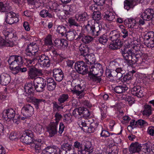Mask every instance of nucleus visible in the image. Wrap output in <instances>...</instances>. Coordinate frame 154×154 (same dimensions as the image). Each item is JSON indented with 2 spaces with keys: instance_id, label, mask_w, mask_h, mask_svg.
Instances as JSON below:
<instances>
[{
  "instance_id": "38",
  "label": "nucleus",
  "mask_w": 154,
  "mask_h": 154,
  "mask_svg": "<svg viewBox=\"0 0 154 154\" xmlns=\"http://www.w3.org/2000/svg\"><path fill=\"white\" fill-rule=\"evenodd\" d=\"M11 8L10 6L7 4H5L2 2H0V11L6 12L10 11Z\"/></svg>"
},
{
  "instance_id": "45",
  "label": "nucleus",
  "mask_w": 154,
  "mask_h": 154,
  "mask_svg": "<svg viewBox=\"0 0 154 154\" xmlns=\"http://www.w3.org/2000/svg\"><path fill=\"white\" fill-rule=\"evenodd\" d=\"M66 27L62 25H60L57 26V32L60 34L62 35H63L64 34L66 33Z\"/></svg>"
},
{
  "instance_id": "64",
  "label": "nucleus",
  "mask_w": 154,
  "mask_h": 154,
  "mask_svg": "<svg viewBox=\"0 0 154 154\" xmlns=\"http://www.w3.org/2000/svg\"><path fill=\"white\" fill-rule=\"evenodd\" d=\"M73 146L74 148L78 149H82V144L80 142L76 141L74 142Z\"/></svg>"
},
{
  "instance_id": "29",
  "label": "nucleus",
  "mask_w": 154,
  "mask_h": 154,
  "mask_svg": "<svg viewBox=\"0 0 154 154\" xmlns=\"http://www.w3.org/2000/svg\"><path fill=\"white\" fill-rule=\"evenodd\" d=\"M128 87L125 85L123 84L116 86L114 88V91L117 93L121 94L128 90Z\"/></svg>"
},
{
  "instance_id": "59",
  "label": "nucleus",
  "mask_w": 154,
  "mask_h": 154,
  "mask_svg": "<svg viewBox=\"0 0 154 154\" xmlns=\"http://www.w3.org/2000/svg\"><path fill=\"white\" fill-rule=\"evenodd\" d=\"M55 149L51 146H48L46 148H45L43 149L42 153H45L46 154H51L52 152H54Z\"/></svg>"
},
{
  "instance_id": "32",
  "label": "nucleus",
  "mask_w": 154,
  "mask_h": 154,
  "mask_svg": "<svg viewBox=\"0 0 154 154\" xmlns=\"http://www.w3.org/2000/svg\"><path fill=\"white\" fill-rule=\"evenodd\" d=\"M109 36L110 39L112 41H114L115 40L118 39L120 35L117 30H115L111 31L110 32Z\"/></svg>"
},
{
  "instance_id": "22",
  "label": "nucleus",
  "mask_w": 154,
  "mask_h": 154,
  "mask_svg": "<svg viewBox=\"0 0 154 154\" xmlns=\"http://www.w3.org/2000/svg\"><path fill=\"white\" fill-rule=\"evenodd\" d=\"M83 59L85 63L90 65L94 64L96 62L95 55L92 54H87L83 57Z\"/></svg>"
},
{
  "instance_id": "1",
  "label": "nucleus",
  "mask_w": 154,
  "mask_h": 154,
  "mask_svg": "<svg viewBox=\"0 0 154 154\" xmlns=\"http://www.w3.org/2000/svg\"><path fill=\"white\" fill-rule=\"evenodd\" d=\"M2 116L6 121H9L12 120L13 122L17 124L19 122V116L16 114L14 110L13 109L9 108L4 110Z\"/></svg>"
},
{
  "instance_id": "19",
  "label": "nucleus",
  "mask_w": 154,
  "mask_h": 154,
  "mask_svg": "<svg viewBox=\"0 0 154 154\" xmlns=\"http://www.w3.org/2000/svg\"><path fill=\"white\" fill-rule=\"evenodd\" d=\"M142 55V53L140 51H137L135 54L133 52L131 56V58L129 60V65H131L134 64L141 58Z\"/></svg>"
},
{
  "instance_id": "58",
  "label": "nucleus",
  "mask_w": 154,
  "mask_h": 154,
  "mask_svg": "<svg viewBox=\"0 0 154 154\" xmlns=\"http://www.w3.org/2000/svg\"><path fill=\"white\" fill-rule=\"evenodd\" d=\"M63 10L65 14L66 15L71 14L72 11V8L70 6L68 5H66L64 6Z\"/></svg>"
},
{
  "instance_id": "41",
  "label": "nucleus",
  "mask_w": 154,
  "mask_h": 154,
  "mask_svg": "<svg viewBox=\"0 0 154 154\" xmlns=\"http://www.w3.org/2000/svg\"><path fill=\"white\" fill-rule=\"evenodd\" d=\"M122 131H121L120 133H118L117 134L114 133V134L110 137L111 140H112L113 138H114V141L116 143L118 144L122 142V140L118 136V135L120 134Z\"/></svg>"
},
{
  "instance_id": "50",
  "label": "nucleus",
  "mask_w": 154,
  "mask_h": 154,
  "mask_svg": "<svg viewBox=\"0 0 154 154\" xmlns=\"http://www.w3.org/2000/svg\"><path fill=\"white\" fill-rule=\"evenodd\" d=\"M32 103L35 106L36 109L38 108V106L41 103L45 101V100L43 99H38L35 97L32 98Z\"/></svg>"
},
{
  "instance_id": "9",
  "label": "nucleus",
  "mask_w": 154,
  "mask_h": 154,
  "mask_svg": "<svg viewBox=\"0 0 154 154\" xmlns=\"http://www.w3.org/2000/svg\"><path fill=\"white\" fill-rule=\"evenodd\" d=\"M38 63L40 66L43 67H48L51 64V61L49 57L46 55L42 54L37 57Z\"/></svg>"
},
{
  "instance_id": "44",
  "label": "nucleus",
  "mask_w": 154,
  "mask_h": 154,
  "mask_svg": "<svg viewBox=\"0 0 154 154\" xmlns=\"http://www.w3.org/2000/svg\"><path fill=\"white\" fill-rule=\"evenodd\" d=\"M82 107L75 108L73 110L72 114L75 117L79 118L80 116L82 115Z\"/></svg>"
},
{
  "instance_id": "28",
  "label": "nucleus",
  "mask_w": 154,
  "mask_h": 154,
  "mask_svg": "<svg viewBox=\"0 0 154 154\" xmlns=\"http://www.w3.org/2000/svg\"><path fill=\"white\" fill-rule=\"evenodd\" d=\"M69 97L68 94L66 93L60 95L58 98V102L60 104L64 103L69 101Z\"/></svg>"
},
{
  "instance_id": "27",
  "label": "nucleus",
  "mask_w": 154,
  "mask_h": 154,
  "mask_svg": "<svg viewBox=\"0 0 154 154\" xmlns=\"http://www.w3.org/2000/svg\"><path fill=\"white\" fill-rule=\"evenodd\" d=\"M136 47H134L133 49H134ZM134 50H129L128 51H122V55L124 58L125 60H126V62L129 65V60H130L131 58V55L133 52H134Z\"/></svg>"
},
{
  "instance_id": "57",
  "label": "nucleus",
  "mask_w": 154,
  "mask_h": 154,
  "mask_svg": "<svg viewBox=\"0 0 154 154\" xmlns=\"http://www.w3.org/2000/svg\"><path fill=\"white\" fill-rule=\"evenodd\" d=\"M54 117H55V122H51L58 125L59 122L61 119L62 116L60 113L58 112H56L54 115Z\"/></svg>"
},
{
  "instance_id": "24",
  "label": "nucleus",
  "mask_w": 154,
  "mask_h": 154,
  "mask_svg": "<svg viewBox=\"0 0 154 154\" xmlns=\"http://www.w3.org/2000/svg\"><path fill=\"white\" fill-rule=\"evenodd\" d=\"M11 81V77L8 74L3 73L0 75V84L2 85H7Z\"/></svg>"
},
{
  "instance_id": "49",
  "label": "nucleus",
  "mask_w": 154,
  "mask_h": 154,
  "mask_svg": "<svg viewBox=\"0 0 154 154\" xmlns=\"http://www.w3.org/2000/svg\"><path fill=\"white\" fill-rule=\"evenodd\" d=\"M28 2L29 4L34 5L36 8H39L42 5L40 0H28Z\"/></svg>"
},
{
  "instance_id": "39",
  "label": "nucleus",
  "mask_w": 154,
  "mask_h": 154,
  "mask_svg": "<svg viewBox=\"0 0 154 154\" xmlns=\"http://www.w3.org/2000/svg\"><path fill=\"white\" fill-rule=\"evenodd\" d=\"M76 35L75 30L70 31L66 33V37L67 39L69 41L73 40Z\"/></svg>"
},
{
  "instance_id": "3",
  "label": "nucleus",
  "mask_w": 154,
  "mask_h": 154,
  "mask_svg": "<svg viewBox=\"0 0 154 154\" xmlns=\"http://www.w3.org/2000/svg\"><path fill=\"white\" fill-rule=\"evenodd\" d=\"M31 145L32 148L37 152H40L46 147L45 142L43 138L34 139Z\"/></svg>"
},
{
  "instance_id": "14",
  "label": "nucleus",
  "mask_w": 154,
  "mask_h": 154,
  "mask_svg": "<svg viewBox=\"0 0 154 154\" xmlns=\"http://www.w3.org/2000/svg\"><path fill=\"white\" fill-rule=\"evenodd\" d=\"M97 66L98 68H97L94 66V64L90 65V66H89L90 70L88 75L90 74L91 75H97L99 74V72H100V76L102 75L103 71H102V66L100 64H98Z\"/></svg>"
},
{
  "instance_id": "17",
  "label": "nucleus",
  "mask_w": 154,
  "mask_h": 154,
  "mask_svg": "<svg viewBox=\"0 0 154 154\" xmlns=\"http://www.w3.org/2000/svg\"><path fill=\"white\" fill-rule=\"evenodd\" d=\"M57 126L58 125L51 122L50 125L47 127V131L49 134V136L50 137H53L57 134L58 132Z\"/></svg>"
},
{
  "instance_id": "8",
  "label": "nucleus",
  "mask_w": 154,
  "mask_h": 154,
  "mask_svg": "<svg viewBox=\"0 0 154 154\" xmlns=\"http://www.w3.org/2000/svg\"><path fill=\"white\" fill-rule=\"evenodd\" d=\"M28 77L31 79H34L35 81L38 77L37 76H41L43 75V71L36 68L32 67L29 68L28 71Z\"/></svg>"
},
{
  "instance_id": "54",
  "label": "nucleus",
  "mask_w": 154,
  "mask_h": 154,
  "mask_svg": "<svg viewBox=\"0 0 154 154\" xmlns=\"http://www.w3.org/2000/svg\"><path fill=\"white\" fill-rule=\"evenodd\" d=\"M136 23V20L133 18L129 19L128 21L127 26L129 28H132L135 26Z\"/></svg>"
},
{
  "instance_id": "5",
  "label": "nucleus",
  "mask_w": 154,
  "mask_h": 154,
  "mask_svg": "<svg viewBox=\"0 0 154 154\" xmlns=\"http://www.w3.org/2000/svg\"><path fill=\"white\" fill-rule=\"evenodd\" d=\"M144 44L148 48H152L154 47V34L152 32H149L144 36Z\"/></svg>"
},
{
  "instance_id": "11",
  "label": "nucleus",
  "mask_w": 154,
  "mask_h": 154,
  "mask_svg": "<svg viewBox=\"0 0 154 154\" xmlns=\"http://www.w3.org/2000/svg\"><path fill=\"white\" fill-rule=\"evenodd\" d=\"M18 16L12 11L7 13L5 14V21L7 23L10 24L16 23L19 20Z\"/></svg>"
},
{
  "instance_id": "48",
  "label": "nucleus",
  "mask_w": 154,
  "mask_h": 154,
  "mask_svg": "<svg viewBox=\"0 0 154 154\" xmlns=\"http://www.w3.org/2000/svg\"><path fill=\"white\" fill-rule=\"evenodd\" d=\"M44 43L46 45H51L53 44L52 36L50 35H48L44 39Z\"/></svg>"
},
{
  "instance_id": "10",
  "label": "nucleus",
  "mask_w": 154,
  "mask_h": 154,
  "mask_svg": "<svg viewBox=\"0 0 154 154\" xmlns=\"http://www.w3.org/2000/svg\"><path fill=\"white\" fill-rule=\"evenodd\" d=\"M34 82L36 83L35 85V90L38 92H42L45 90L46 85V80L42 77H38Z\"/></svg>"
},
{
  "instance_id": "35",
  "label": "nucleus",
  "mask_w": 154,
  "mask_h": 154,
  "mask_svg": "<svg viewBox=\"0 0 154 154\" xmlns=\"http://www.w3.org/2000/svg\"><path fill=\"white\" fill-rule=\"evenodd\" d=\"M114 134L113 133H109L108 131H106L102 128L101 132L100 133V136L103 137H109V138L107 139V141L108 143H109V139H110V136H112Z\"/></svg>"
},
{
  "instance_id": "43",
  "label": "nucleus",
  "mask_w": 154,
  "mask_h": 154,
  "mask_svg": "<svg viewBox=\"0 0 154 154\" xmlns=\"http://www.w3.org/2000/svg\"><path fill=\"white\" fill-rule=\"evenodd\" d=\"M92 17L93 20H92V22L94 21H99L102 18L100 13L98 11L94 12Z\"/></svg>"
},
{
  "instance_id": "23",
  "label": "nucleus",
  "mask_w": 154,
  "mask_h": 154,
  "mask_svg": "<svg viewBox=\"0 0 154 154\" xmlns=\"http://www.w3.org/2000/svg\"><path fill=\"white\" fill-rule=\"evenodd\" d=\"M131 92L132 94L138 97H141L143 96V91L140 86L134 87L131 89Z\"/></svg>"
},
{
  "instance_id": "55",
  "label": "nucleus",
  "mask_w": 154,
  "mask_h": 154,
  "mask_svg": "<svg viewBox=\"0 0 154 154\" xmlns=\"http://www.w3.org/2000/svg\"><path fill=\"white\" fill-rule=\"evenodd\" d=\"M108 40V38L107 36L104 34L101 35L99 39V42L104 45H106Z\"/></svg>"
},
{
  "instance_id": "53",
  "label": "nucleus",
  "mask_w": 154,
  "mask_h": 154,
  "mask_svg": "<svg viewBox=\"0 0 154 154\" xmlns=\"http://www.w3.org/2000/svg\"><path fill=\"white\" fill-rule=\"evenodd\" d=\"M53 109L54 110L59 111L63 108V106L62 104H60L56 102L53 103Z\"/></svg>"
},
{
  "instance_id": "40",
  "label": "nucleus",
  "mask_w": 154,
  "mask_h": 154,
  "mask_svg": "<svg viewBox=\"0 0 154 154\" xmlns=\"http://www.w3.org/2000/svg\"><path fill=\"white\" fill-rule=\"evenodd\" d=\"M115 42H113L112 44L110 45V48L113 50L119 48L121 46V42L118 39L115 40Z\"/></svg>"
},
{
  "instance_id": "47",
  "label": "nucleus",
  "mask_w": 154,
  "mask_h": 154,
  "mask_svg": "<svg viewBox=\"0 0 154 154\" xmlns=\"http://www.w3.org/2000/svg\"><path fill=\"white\" fill-rule=\"evenodd\" d=\"M39 14L40 16L43 18L47 17L49 18L52 17V15L48 12V10H43L41 11Z\"/></svg>"
},
{
  "instance_id": "30",
  "label": "nucleus",
  "mask_w": 154,
  "mask_h": 154,
  "mask_svg": "<svg viewBox=\"0 0 154 154\" xmlns=\"http://www.w3.org/2000/svg\"><path fill=\"white\" fill-rule=\"evenodd\" d=\"M79 50L82 55L85 56L88 52V46L85 44H81L79 47Z\"/></svg>"
},
{
  "instance_id": "60",
  "label": "nucleus",
  "mask_w": 154,
  "mask_h": 154,
  "mask_svg": "<svg viewBox=\"0 0 154 154\" xmlns=\"http://www.w3.org/2000/svg\"><path fill=\"white\" fill-rule=\"evenodd\" d=\"M68 45L67 42L64 39H61V42L59 48L64 50L67 48Z\"/></svg>"
},
{
  "instance_id": "34",
  "label": "nucleus",
  "mask_w": 154,
  "mask_h": 154,
  "mask_svg": "<svg viewBox=\"0 0 154 154\" xmlns=\"http://www.w3.org/2000/svg\"><path fill=\"white\" fill-rule=\"evenodd\" d=\"M92 20H89L88 24L85 26V29L87 32L89 34L92 35L93 32V28L94 25L91 24Z\"/></svg>"
},
{
  "instance_id": "25",
  "label": "nucleus",
  "mask_w": 154,
  "mask_h": 154,
  "mask_svg": "<svg viewBox=\"0 0 154 154\" xmlns=\"http://www.w3.org/2000/svg\"><path fill=\"white\" fill-rule=\"evenodd\" d=\"M89 15L86 12L77 13L75 16V20L78 22H82L88 19Z\"/></svg>"
},
{
  "instance_id": "13",
  "label": "nucleus",
  "mask_w": 154,
  "mask_h": 154,
  "mask_svg": "<svg viewBox=\"0 0 154 154\" xmlns=\"http://www.w3.org/2000/svg\"><path fill=\"white\" fill-rule=\"evenodd\" d=\"M34 111L33 107L29 104L24 106L21 109V113L26 117H30L33 114Z\"/></svg>"
},
{
  "instance_id": "61",
  "label": "nucleus",
  "mask_w": 154,
  "mask_h": 154,
  "mask_svg": "<svg viewBox=\"0 0 154 154\" xmlns=\"http://www.w3.org/2000/svg\"><path fill=\"white\" fill-rule=\"evenodd\" d=\"M137 127L140 126L141 127H142L147 126L148 125L147 122L143 119H140L137 120Z\"/></svg>"
},
{
  "instance_id": "62",
  "label": "nucleus",
  "mask_w": 154,
  "mask_h": 154,
  "mask_svg": "<svg viewBox=\"0 0 154 154\" xmlns=\"http://www.w3.org/2000/svg\"><path fill=\"white\" fill-rule=\"evenodd\" d=\"M82 116L85 118L89 117L90 114L88 109L83 107H82Z\"/></svg>"
},
{
  "instance_id": "18",
  "label": "nucleus",
  "mask_w": 154,
  "mask_h": 154,
  "mask_svg": "<svg viewBox=\"0 0 154 154\" xmlns=\"http://www.w3.org/2000/svg\"><path fill=\"white\" fill-rule=\"evenodd\" d=\"M25 95L27 96L28 94H30L34 92L35 88L34 82H29L26 84L24 86Z\"/></svg>"
},
{
  "instance_id": "7",
  "label": "nucleus",
  "mask_w": 154,
  "mask_h": 154,
  "mask_svg": "<svg viewBox=\"0 0 154 154\" xmlns=\"http://www.w3.org/2000/svg\"><path fill=\"white\" fill-rule=\"evenodd\" d=\"M8 62L11 66H20L23 63V59L21 56L17 55H13L10 57Z\"/></svg>"
},
{
  "instance_id": "51",
  "label": "nucleus",
  "mask_w": 154,
  "mask_h": 154,
  "mask_svg": "<svg viewBox=\"0 0 154 154\" xmlns=\"http://www.w3.org/2000/svg\"><path fill=\"white\" fill-rule=\"evenodd\" d=\"M69 144L66 143L63 144L62 146V148L61 149L59 150V153L60 154H66L67 150L69 149L68 146Z\"/></svg>"
},
{
  "instance_id": "56",
  "label": "nucleus",
  "mask_w": 154,
  "mask_h": 154,
  "mask_svg": "<svg viewBox=\"0 0 154 154\" xmlns=\"http://www.w3.org/2000/svg\"><path fill=\"white\" fill-rule=\"evenodd\" d=\"M97 75L88 74V77L90 78V80L96 82H100L101 80V78L100 76H97Z\"/></svg>"
},
{
  "instance_id": "21",
  "label": "nucleus",
  "mask_w": 154,
  "mask_h": 154,
  "mask_svg": "<svg viewBox=\"0 0 154 154\" xmlns=\"http://www.w3.org/2000/svg\"><path fill=\"white\" fill-rule=\"evenodd\" d=\"M141 144L138 142L132 143L129 148V151L131 153H134L138 152L141 154L142 150H141Z\"/></svg>"
},
{
  "instance_id": "20",
  "label": "nucleus",
  "mask_w": 154,
  "mask_h": 154,
  "mask_svg": "<svg viewBox=\"0 0 154 154\" xmlns=\"http://www.w3.org/2000/svg\"><path fill=\"white\" fill-rule=\"evenodd\" d=\"M53 76L56 80L58 82L61 81L64 77L63 73L60 69H55L53 71Z\"/></svg>"
},
{
  "instance_id": "37",
  "label": "nucleus",
  "mask_w": 154,
  "mask_h": 154,
  "mask_svg": "<svg viewBox=\"0 0 154 154\" xmlns=\"http://www.w3.org/2000/svg\"><path fill=\"white\" fill-rule=\"evenodd\" d=\"M141 150H142L141 154H148L150 152V149L147 143L141 144Z\"/></svg>"
},
{
  "instance_id": "52",
  "label": "nucleus",
  "mask_w": 154,
  "mask_h": 154,
  "mask_svg": "<svg viewBox=\"0 0 154 154\" xmlns=\"http://www.w3.org/2000/svg\"><path fill=\"white\" fill-rule=\"evenodd\" d=\"M93 40V38L90 36L84 35L82 38V41L85 44L89 43L92 41Z\"/></svg>"
},
{
  "instance_id": "4",
  "label": "nucleus",
  "mask_w": 154,
  "mask_h": 154,
  "mask_svg": "<svg viewBox=\"0 0 154 154\" xmlns=\"http://www.w3.org/2000/svg\"><path fill=\"white\" fill-rule=\"evenodd\" d=\"M74 66L76 71L80 74L85 75L88 72V66L83 61L76 62Z\"/></svg>"
},
{
  "instance_id": "42",
  "label": "nucleus",
  "mask_w": 154,
  "mask_h": 154,
  "mask_svg": "<svg viewBox=\"0 0 154 154\" xmlns=\"http://www.w3.org/2000/svg\"><path fill=\"white\" fill-rule=\"evenodd\" d=\"M151 114V106L149 105H146L144 106V109L143 112L144 116H149Z\"/></svg>"
},
{
  "instance_id": "31",
  "label": "nucleus",
  "mask_w": 154,
  "mask_h": 154,
  "mask_svg": "<svg viewBox=\"0 0 154 154\" xmlns=\"http://www.w3.org/2000/svg\"><path fill=\"white\" fill-rule=\"evenodd\" d=\"M104 18L106 21L111 22L115 19V15L112 12L108 11L104 15Z\"/></svg>"
},
{
  "instance_id": "63",
  "label": "nucleus",
  "mask_w": 154,
  "mask_h": 154,
  "mask_svg": "<svg viewBox=\"0 0 154 154\" xmlns=\"http://www.w3.org/2000/svg\"><path fill=\"white\" fill-rule=\"evenodd\" d=\"M128 35V32L126 29L121 30L120 36L123 38H127Z\"/></svg>"
},
{
  "instance_id": "33",
  "label": "nucleus",
  "mask_w": 154,
  "mask_h": 154,
  "mask_svg": "<svg viewBox=\"0 0 154 154\" xmlns=\"http://www.w3.org/2000/svg\"><path fill=\"white\" fill-rule=\"evenodd\" d=\"M93 149L91 143L90 142H87L84 146V149L82 150L89 154H91L93 151Z\"/></svg>"
},
{
  "instance_id": "26",
  "label": "nucleus",
  "mask_w": 154,
  "mask_h": 154,
  "mask_svg": "<svg viewBox=\"0 0 154 154\" xmlns=\"http://www.w3.org/2000/svg\"><path fill=\"white\" fill-rule=\"evenodd\" d=\"M103 30H104V28L101 24H98L97 25H94L92 35L98 36L101 33Z\"/></svg>"
},
{
  "instance_id": "6",
  "label": "nucleus",
  "mask_w": 154,
  "mask_h": 154,
  "mask_svg": "<svg viewBox=\"0 0 154 154\" xmlns=\"http://www.w3.org/2000/svg\"><path fill=\"white\" fill-rule=\"evenodd\" d=\"M33 133L30 130L27 131L24 133L20 138V141L27 144H31L33 139Z\"/></svg>"
},
{
  "instance_id": "12",
  "label": "nucleus",
  "mask_w": 154,
  "mask_h": 154,
  "mask_svg": "<svg viewBox=\"0 0 154 154\" xmlns=\"http://www.w3.org/2000/svg\"><path fill=\"white\" fill-rule=\"evenodd\" d=\"M140 17L144 20L149 21L154 17V11L152 9H147L142 14Z\"/></svg>"
},
{
  "instance_id": "2",
  "label": "nucleus",
  "mask_w": 154,
  "mask_h": 154,
  "mask_svg": "<svg viewBox=\"0 0 154 154\" xmlns=\"http://www.w3.org/2000/svg\"><path fill=\"white\" fill-rule=\"evenodd\" d=\"M39 48L35 42L30 43L25 50V53L29 57H35L39 54Z\"/></svg>"
},
{
  "instance_id": "46",
  "label": "nucleus",
  "mask_w": 154,
  "mask_h": 154,
  "mask_svg": "<svg viewBox=\"0 0 154 154\" xmlns=\"http://www.w3.org/2000/svg\"><path fill=\"white\" fill-rule=\"evenodd\" d=\"M88 121L87 119L85 120L83 119L82 120H79L78 122V125L82 129L85 131L86 129L84 128H84H87V124L86 122Z\"/></svg>"
},
{
  "instance_id": "36",
  "label": "nucleus",
  "mask_w": 154,
  "mask_h": 154,
  "mask_svg": "<svg viewBox=\"0 0 154 154\" xmlns=\"http://www.w3.org/2000/svg\"><path fill=\"white\" fill-rule=\"evenodd\" d=\"M30 127L35 132L38 134L41 133L42 127L40 124L34 123L31 125Z\"/></svg>"
},
{
  "instance_id": "16",
  "label": "nucleus",
  "mask_w": 154,
  "mask_h": 154,
  "mask_svg": "<svg viewBox=\"0 0 154 154\" xmlns=\"http://www.w3.org/2000/svg\"><path fill=\"white\" fill-rule=\"evenodd\" d=\"M139 2L138 0H125L124 2V8L128 11L131 9H133Z\"/></svg>"
},
{
  "instance_id": "15",
  "label": "nucleus",
  "mask_w": 154,
  "mask_h": 154,
  "mask_svg": "<svg viewBox=\"0 0 154 154\" xmlns=\"http://www.w3.org/2000/svg\"><path fill=\"white\" fill-rule=\"evenodd\" d=\"M84 88L81 86L80 85L78 84L75 85L72 91L74 94H75L79 98H82L84 97Z\"/></svg>"
}]
</instances>
